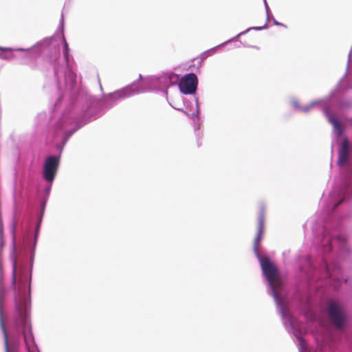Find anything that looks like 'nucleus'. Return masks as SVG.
I'll list each match as a JSON object with an SVG mask.
<instances>
[{
    "label": "nucleus",
    "instance_id": "obj_1",
    "mask_svg": "<svg viewBox=\"0 0 352 352\" xmlns=\"http://www.w3.org/2000/svg\"><path fill=\"white\" fill-rule=\"evenodd\" d=\"M18 318L16 324L23 327V335L26 346L30 348L34 345V338L31 331L30 324L28 322V313L23 305H16Z\"/></svg>",
    "mask_w": 352,
    "mask_h": 352
},
{
    "label": "nucleus",
    "instance_id": "obj_2",
    "mask_svg": "<svg viewBox=\"0 0 352 352\" xmlns=\"http://www.w3.org/2000/svg\"><path fill=\"white\" fill-rule=\"evenodd\" d=\"M260 262L263 274L272 287L273 292H276L281 284L277 268L268 258H263Z\"/></svg>",
    "mask_w": 352,
    "mask_h": 352
},
{
    "label": "nucleus",
    "instance_id": "obj_3",
    "mask_svg": "<svg viewBox=\"0 0 352 352\" xmlns=\"http://www.w3.org/2000/svg\"><path fill=\"white\" fill-rule=\"evenodd\" d=\"M327 313L331 322L338 328H341L346 318L343 307L336 301H331L329 303Z\"/></svg>",
    "mask_w": 352,
    "mask_h": 352
},
{
    "label": "nucleus",
    "instance_id": "obj_4",
    "mask_svg": "<svg viewBox=\"0 0 352 352\" xmlns=\"http://www.w3.org/2000/svg\"><path fill=\"white\" fill-rule=\"evenodd\" d=\"M198 80L197 76L193 73L184 75L179 82V87L184 94H194L197 87Z\"/></svg>",
    "mask_w": 352,
    "mask_h": 352
},
{
    "label": "nucleus",
    "instance_id": "obj_5",
    "mask_svg": "<svg viewBox=\"0 0 352 352\" xmlns=\"http://www.w3.org/2000/svg\"><path fill=\"white\" fill-rule=\"evenodd\" d=\"M59 165V159L55 156L48 157L44 164L43 177L46 181L54 180Z\"/></svg>",
    "mask_w": 352,
    "mask_h": 352
},
{
    "label": "nucleus",
    "instance_id": "obj_6",
    "mask_svg": "<svg viewBox=\"0 0 352 352\" xmlns=\"http://www.w3.org/2000/svg\"><path fill=\"white\" fill-rule=\"evenodd\" d=\"M258 224L256 236L254 239V250L255 253L258 255V248L260 245V243L263 238L264 232H265V211L264 208L262 207L261 208V212L258 215Z\"/></svg>",
    "mask_w": 352,
    "mask_h": 352
},
{
    "label": "nucleus",
    "instance_id": "obj_7",
    "mask_svg": "<svg viewBox=\"0 0 352 352\" xmlns=\"http://www.w3.org/2000/svg\"><path fill=\"white\" fill-rule=\"evenodd\" d=\"M349 159V142L347 139H344L341 144V149L339 151V157L338 164L342 166L345 164Z\"/></svg>",
    "mask_w": 352,
    "mask_h": 352
},
{
    "label": "nucleus",
    "instance_id": "obj_8",
    "mask_svg": "<svg viewBox=\"0 0 352 352\" xmlns=\"http://www.w3.org/2000/svg\"><path fill=\"white\" fill-rule=\"evenodd\" d=\"M329 121L332 124L337 136H340L343 132V128L338 119L333 116L329 117Z\"/></svg>",
    "mask_w": 352,
    "mask_h": 352
},
{
    "label": "nucleus",
    "instance_id": "obj_9",
    "mask_svg": "<svg viewBox=\"0 0 352 352\" xmlns=\"http://www.w3.org/2000/svg\"><path fill=\"white\" fill-rule=\"evenodd\" d=\"M64 47H65L64 55H65V56H67L68 55L69 47H68V44L65 40L64 41Z\"/></svg>",
    "mask_w": 352,
    "mask_h": 352
},
{
    "label": "nucleus",
    "instance_id": "obj_10",
    "mask_svg": "<svg viewBox=\"0 0 352 352\" xmlns=\"http://www.w3.org/2000/svg\"><path fill=\"white\" fill-rule=\"evenodd\" d=\"M15 282V269H14L13 270V283H14Z\"/></svg>",
    "mask_w": 352,
    "mask_h": 352
},
{
    "label": "nucleus",
    "instance_id": "obj_11",
    "mask_svg": "<svg viewBox=\"0 0 352 352\" xmlns=\"http://www.w3.org/2000/svg\"><path fill=\"white\" fill-rule=\"evenodd\" d=\"M4 49L3 47H0V52H4ZM1 56V54L0 53V56Z\"/></svg>",
    "mask_w": 352,
    "mask_h": 352
},
{
    "label": "nucleus",
    "instance_id": "obj_12",
    "mask_svg": "<svg viewBox=\"0 0 352 352\" xmlns=\"http://www.w3.org/2000/svg\"><path fill=\"white\" fill-rule=\"evenodd\" d=\"M342 202V200H340L336 205V207L338 206Z\"/></svg>",
    "mask_w": 352,
    "mask_h": 352
},
{
    "label": "nucleus",
    "instance_id": "obj_13",
    "mask_svg": "<svg viewBox=\"0 0 352 352\" xmlns=\"http://www.w3.org/2000/svg\"><path fill=\"white\" fill-rule=\"evenodd\" d=\"M327 270L328 272L329 271V267H327Z\"/></svg>",
    "mask_w": 352,
    "mask_h": 352
}]
</instances>
